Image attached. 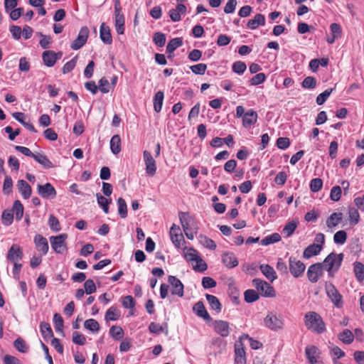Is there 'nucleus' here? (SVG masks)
Returning <instances> with one entry per match:
<instances>
[{
    "label": "nucleus",
    "mask_w": 364,
    "mask_h": 364,
    "mask_svg": "<svg viewBox=\"0 0 364 364\" xmlns=\"http://www.w3.org/2000/svg\"><path fill=\"white\" fill-rule=\"evenodd\" d=\"M118 213L122 218L127 216V205L124 199L119 198L117 200Z\"/></svg>",
    "instance_id": "09e8293b"
},
{
    "label": "nucleus",
    "mask_w": 364,
    "mask_h": 364,
    "mask_svg": "<svg viewBox=\"0 0 364 364\" xmlns=\"http://www.w3.org/2000/svg\"><path fill=\"white\" fill-rule=\"evenodd\" d=\"M199 242L205 247L214 250L216 248V244L210 238L205 235H200L198 237Z\"/></svg>",
    "instance_id": "e433bc0d"
},
{
    "label": "nucleus",
    "mask_w": 364,
    "mask_h": 364,
    "mask_svg": "<svg viewBox=\"0 0 364 364\" xmlns=\"http://www.w3.org/2000/svg\"><path fill=\"white\" fill-rule=\"evenodd\" d=\"M33 158L45 168H51L53 167V163L45 154L37 153L35 154Z\"/></svg>",
    "instance_id": "7c9ffc66"
},
{
    "label": "nucleus",
    "mask_w": 364,
    "mask_h": 364,
    "mask_svg": "<svg viewBox=\"0 0 364 364\" xmlns=\"http://www.w3.org/2000/svg\"><path fill=\"white\" fill-rule=\"evenodd\" d=\"M89 35V29L87 26L80 28L78 36L72 43L70 48L73 50H78L81 48L87 42Z\"/></svg>",
    "instance_id": "9d476101"
},
{
    "label": "nucleus",
    "mask_w": 364,
    "mask_h": 364,
    "mask_svg": "<svg viewBox=\"0 0 364 364\" xmlns=\"http://www.w3.org/2000/svg\"><path fill=\"white\" fill-rule=\"evenodd\" d=\"M222 260L228 268H233L238 265V261L233 252H227L223 254Z\"/></svg>",
    "instance_id": "6ab92c4d"
},
{
    "label": "nucleus",
    "mask_w": 364,
    "mask_h": 364,
    "mask_svg": "<svg viewBox=\"0 0 364 364\" xmlns=\"http://www.w3.org/2000/svg\"><path fill=\"white\" fill-rule=\"evenodd\" d=\"M193 311L198 316L203 318L204 320L210 321L211 319L202 301H198L195 304Z\"/></svg>",
    "instance_id": "b1692460"
},
{
    "label": "nucleus",
    "mask_w": 364,
    "mask_h": 364,
    "mask_svg": "<svg viewBox=\"0 0 364 364\" xmlns=\"http://www.w3.org/2000/svg\"><path fill=\"white\" fill-rule=\"evenodd\" d=\"M86 338L85 336L77 331H74L73 333V342L75 344L83 346L85 343Z\"/></svg>",
    "instance_id": "774afa93"
},
{
    "label": "nucleus",
    "mask_w": 364,
    "mask_h": 364,
    "mask_svg": "<svg viewBox=\"0 0 364 364\" xmlns=\"http://www.w3.org/2000/svg\"><path fill=\"white\" fill-rule=\"evenodd\" d=\"M321 250L322 246L321 245H310L304 250L303 257L304 259H309L313 256L318 255Z\"/></svg>",
    "instance_id": "5701e85b"
},
{
    "label": "nucleus",
    "mask_w": 364,
    "mask_h": 364,
    "mask_svg": "<svg viewBox=\"0 0 364 364\" xmlns=\"http://www.w3.org/2000/svg\"><path fill=\"white\" fill-rule=\"evenodd\" d=\"M48 225L50 228L55 232H58L60 230V222L58 219L53 215H50L49 216Z\"/></svg>",
    "instance_id": "052dcab7"
},
{
    "label": "nucleus",
    "mask_w": 364,
    "mask_h": 364,
    "mask_svg": "<svg viewBox=\"0 0 364 364\" xmlns=\"http://www.w3.org/2000/svg\"><path fill=\"white\" fill-rule=\"evenodd\" d=\"M259 269L262 272V273L266 277L267 279H269L270 282H273L277 279V274L273 269L270 265L269 264H261L259 267Z\"/></svg>",
    "instance_id": "cd10ccee"
},
{
    "label": "nucleus",
    "mask_w": 364,
    "mask_h": 364,
    "mask_svg": "<svg viewBox=\"0 0 364 364\" xmlns=\"http://www.w3.org/2000/svg\"><path fill=\"white\" fill-rule=\"evenodd\" d=\"M96 197L99 205L102 207L105 213L107 214L109 213V204L111 203V199H107L100 193H97Z\"/></svg>",
    "instance_id": "37998d69"
},
{
    "label": "nucleus",
    "mask_w": 364,
    "mask_h": 364,
    "mask_svg": "<svg viewBox=\"0 0 364 364\" xmlns=\"http://www.w3.org/2000/svg\"><path fill=\"white\" fill-rule=\"evenodd\" d=\"M304 324L307 329L317 334L326 331V324L322 317L315 311H309L304 316Z\"/></svg>",
    "instance_id": "f257e3e1"
},
{
    "label": "nucleus",
    "mask_w": 364,
    "mask_h": 364,
    "mask_svg": "<svg viewBox=\"0 0 364 364\" xmlns=\"http://www.w3.org/2000/svg\"><path fill=\"white\" fill-rule=\"evenodd\" d=\"M119 312L117 310V309L114 306H112L107 311L105 318L107 321H116L119 318Z\"/></svg>",
    "instance_id": "603ef678"
},
{
    "label": "nucleus",
    "mask_w": 364,
    "mask_h": 364,
    "mask_svg": "<svg viewBox=\"0 0 364 364\" xmlns=\"http://www.w3.org/2000/svg\"><path fill=\"white\" fill-rule=\"evenodd\" d=\"M170 237L172 242L177 248H179L181 245L185 242L180 227L175 224H173L170 229Z\"/></svg>",
    "instance_id": "9b49d317"
},
{
    "label": "nucleus",
    "mask_w": 364,
    "mask_h": 364,
    "mask_svg": "<svg viewBox=\"0 0 364 364\" xmlns=\"http://www.w3.org/2000/svg\"><path fill=\"white\" fill-rule=\"evenodd\" d=\"M235 361L237 364H245V352L243 348H235Z\"/></svg>",
    "instance_id": "13d9d810"
},
{
    "label": "nucleus",
    "mask_w": 364,
    "mask_h": 364,
    "mask_svg": "<svg viewBox=\"0 0 364 364\" xmlns=\"http://www.w3.org/2000/svg\"><path fill=\"white\" fill-rule=\"evenodd\" d=\"M194 262H196V264L193 265V268L195 271L203 272L207 269V264L200 256Z\"/></svg>",
    "instance_id": "4d7b16f0"
},
{
    "label": "nucleus",
    "mask_w": 364,
    "mask_h": 364,
    "mask_svg": "<svg viewBox=\"0 0 364 364\" xmlns=\"http://www.w3.org/2000/svg\"><path fill=\"white\" fill-rule=\"evenodd\" d=\"M343 259V254L330 253L323 262V267L328 274L330 277H333L335 273L339 269Z\"/></svg>",
    "instance_id": "f03ea898"
},
{
    "label": "nucleus",
    "mask_w": 364,
    "mask_h": 364,
    "mask_svg": "<svg viewBox=\"0 0 364 364\" xmlns=\"http://www.w3.org/2000/svg\"><path fill=\"white\" fill-rule=\"evenodd\" d=\"M67 238V234H60L50 237L51 247L56 253L63 254L67 250V245L65 242Z\"/></svg>",
    "instance_id": "423d86ee"
},
{
    "label": "nucleus",
    "mask_w": 364,
    "mask_h": 364,
    "mask_svg": "<svg viewBox=\"0 0 364 364\" xmlns=\"http://www.w3.org/2000/svg\"><path fill=\"white\" fill-rule=\"evenodd\" d=\"M183 44V41L181 38H175L171 39L166 46V52L168 53H173L177 48Z\"/></svg>",
    "instance_id": "79ce46f5"
},
{
    "label": "nucleus",
    "mask_w": 364,
    "mask_h": 364,
    "mask_svg": "<svg viewBox=\"0 0 364 364\" xmlns=\"http://www.w3.org/2000/svg\"><path fill=\"white\" fill-rule=\"evenodd\" d=\"M348 215L350 225H355L358 223L360 220V214L358 209L355 208H349Z\"/></svg>",
    "instance_id": "8fccbe9b"
},
{
    "label": "nucleus",
    "mask_w": 364,
    "mask_h": 364,
    "mask_svg": "<svg viewBox=\"0 0 364 364\" xmlns=\"http://www.w3.org/2000/svg\"><path fill=\"white\" fill-rule=\"evenodd\" d=\"M245 301L247 303H252L259 299V294L254 289H247L244 293Z\"/></svg>",
    "instance_id": "a18cd8bd"
},
{
    "label": "nucleus",
    "mask_w": 364,
    "mask_h": 364,
    "mask_svg": "<svg viewBox=\"0 0 364 364\" xmlns=\"http://www.w3.org/2000/svg\"><path fill=\"white\" fill-rule=\"evenodd\" d=\"M168 282L172 287V289H171L172 294L177 295L180 297L183 296L184 287L180 279H178L175 276H169L168 278Z\"/></svg>",
    "instance_id": "4468645a"
},
{
    "label": "nucleus",
    "mask_w": 364,
    "mask_h": 364,
    "mask_svg": "<svg viewBox=\"0 0 364 364\" xmlns=\"http://www.w3.org/2000/svg\"><path fill=\"white\" fill-rule=\"evenodd\" d=\"M338 339L345 344H350L354 339V334L349 329H344L338 335Z\"/></svg>",
    "instance_id": "473e14b6"
},
{
    "label": "nucleus",
    "mask_w": 364,
    "mask_h": 364,
    "mask_svg": "<svg viewBox=\"0 0 364 364\" xmlns=\"http://www.w3.org/2000/svg\"><path fill=\"white\" fill-rule=\"evenodd\" d=\"M100 37L101 41L107 45H109L112 42L111 31L108 26L102 23L100 28Z\"/></svg>",
    "instance_id": "aec40b11"
},
{
    "label": "nucleus",
    "mask_w": 364,
    "mask_h": 364,
    "mask_svg": "<svg viewBox=\"0 0 364 364\" xmlns=\"http://www.w3.org/2000/svg\"><path fill=\"white\" fill-rule=\"evenodd\" d=\"M184 257L188 262H194L198 257V252L192 247L185 248Z\"/></svg>",
    "instance_id": "864d4df0"
},
{
    "label": "nucleus",
    "mask_w": 364,
    "mask_h": 364,
    "mask_svg": "<svg viewBox=\"0 0 364 364\" xmlns=\"http://www.w3.org/2000/svg\"><path fill=\"white\" fill-rule=\"evenodd\" d=\"M14 348L21 353H25L28 351L29 346L21 337L16 338L14 342Z\"/></svg>",
    "instance_id": "c9c22d12"
},
{
    "label": "nucleus",
    "mask_w": 364,
    "mask_h": 364,
    "mask_svg": "<svg viewBox=\"0 0 364 364\" xmlns=\"http://www.w3.org/2000/svg\"><path fill=\"white\" fill-rule=\"evenodd\" d=\"M110 149L114 154H117L121 151V139L118 134L114 135L110 140Z\"/></svg>",
    "instance_id": "f704fd0d"
},
{
    "label": "nucleus",
    "mask_w": 364,
    "mask_h": 364,
    "mask_svg": "<svg viewBox=\"0 0 364 364\" xmlns=\"http://www.w3.org/2000/svg\"><path fill=\"white\" fill-rule=\"evenodd\" d=\"M306 355L311 364H318L317 358L319 356V349L315 346H307L305 350Z\"/></svg>",
    "instance_id": "a211bd4d"
},
{
    "label": "nucleus",
    "mask_w": 364,
    "mask_h": 364,
    "mask_svg": "<svg viewBox=\"0 0 364 364\" xmlns=\"http://www.w3.org/2000/svg\"><path fill=\"white\" fill-rule=\"evenodd\" d=\"M122 7L119 0L114 1V26L118 34L124 33V16L121 12Z\"/></svg>",
    "instance_id": "39448f33"
},
{
    "label": "nucleus",
    "mask_w": 364,
    "mask_h": 364,
    "mask_svg": "<svg viewBox=\"0 0 364 364\" xmlns=\"http://www.w3.org/2000/svg\"><path fill=\"white\" fill-rule=\"evenodd\" d=\"M16 186L23 198L28 199L30 198L32 189L26 181L23 179L18 181Z\"/></svg>",
    "instance_id": "4be33fe9"
},
{
    "label": "nucleus",
    "mask_w": 364,
    "mask_h": 364,
    "mask_svg": "<svg viewBox=\"0 0 364 364\" xmlns=\"http://www.w3.org/2000/svg\"><path fill=\"white\" fill-rule=\"evenodd\" d=\"M11 212L14 213V215H15L17 220H20L22 218L23 215V206L19 200L14 202Z\"/></svg>",
    "instance_id": "4c0bfd02"
},
{
    "label": "nucleus",
    "mask_w": 364,
    "mask_h": 364,
    "mask_svg": "<svg viewBox=\"0 0 364 364\" xmlns=\"http://www.w3.org/2000/svg\"><path fill=\"white\" fill-rule=\"evenodd\" d=\"M343 220V213H333L326 220V225L329 229L336 227Z\"/></svg>",
    "instance_id": "bb28decb"
},
{
    "label": "nucleus",
    "mask_w": 364,
    "mask_h": 364,
    "mask_svg": "<svg viewBox=\"0 0 364 364\" xmlns=\"http://www.w3.org/2000/svg\"><path fill=\"white\" fill-rule=\"evenodd\" d=\"M298 223L295 220H291L287 223L282 230V233L285 235V237H290L296 228H297Z\"/></svg>",
    "instance_id": "58836bf2"
},
{
    "label": "nucleus",
    "mask_w": 364,
    "mask_h": 364,
    "mask_svg": "<svg viewBox=\"0 0 364 364\" xmlns=\"http://www.w3.org/2000/svg\"><path fill=\"white\" fill-rule=\"evenodd\" d=\"M213 328L216 333L222 337H228L230 333L229 323L223 320H215L213 322Z\"/></svg>",
    "instance_id": "ddd939ff"
},
{
    "label": "nucleus",
    "mask_w": 364,
    "mask_h": 364,
    "mask_svg": "<svg viewBox=\"0 0 364 364\" xmlns=\"http://www.w3.org/2000/svg\"><path fill=\"white\" fill-rule=\"evenodd\" d=\"M257 119V114L252 109H250L245 112L242 117V124L245 127H250Z\"/></svg>",
    "instance_id": "412c9836"
},
{
    "label": "nucleus",
    "mask_w": 364,
    "mask_h": 364,
    "mask_svg": "<svg viewBox=\"0 0 364 364\" xmlns=\"http://www.w3.org/2000/svg\"><path fill=\"white\" fill-rule=\"evenodd\" d=\"M143 156L146 165V173L150 176H154L156 171V165L154 159L148 151H144Z\"/></svg>",
    "instance_id": "2eb2a0df"
},
{
    "label": "nucleus",
    "mask_w": 364,
    "mask_h": 364,
    "mask_svg": "<svg viewBox=\"0 0 364 364\" xmlns=\"http://www.w3.org/2000/svg\"><path fill=\"white\" fill-rule=\"evenodd\" d=\"M301 86L306 89H314L316 86V80L314 77L308 76L302 81Z\"/></svg>",
    "instance_id": "6e6d98bb"
},
{
    "label": "nucleus",
    "mask_w": 364,
    "mask_h": 364,
    "mask_svg": "<svg viewBox=\"0 0 364 364\" xmlns=\"http://www.w3.org/2000/svg\"><path fill=\"white\" fill-rule=\"evenodd\" d=\"M149 330L151 333L156 334H159L161 332H164L166 335L168 333V324L166 323L160 325L159 323L151 322L149 326Z\"/></svg>",
    "instance_id": "c756f323"
},
{
    "label": "nucleus",
    "mask_w": 364,
    "mask_h": 364,
    "mask_svg": "<svg viewBox=\"0 0 364 364\" xmlns=\"http://www.w3.org/2000/svg\"><path fill=\"white\" fill-rule=\"evenodd\" d=\"M342 191L340 186H333L330 193V198L333 201H338L341 199Z\"/></svg>",
    "instance_id": "e2e57ef3"
},
{
    "label": "nucleus",
    "mask_w": 364,
    "mask_h": 364,
    "mask_svg": "<svg viewBox=\"0 0 364 364\" xmlns=\"http://www.w3.org/2000/svg\"><path fill=\"white\" fill-rule=\"evenodd\" d=\"M265 23V17L263 14H257L254 18L248 21L247 26L252 29H256L259 26H264Z\"/></svg>",
    "instance_id": "a878e982"
},
{
    "label": "nucleus",
    "mask_w": 364,
    "mask_h": 364,
    "mask_svg": "<svg viewBox=\"0 0 364 364\" xmlns=\"http://www.w3.org/2000/svg\"><path fill=\"white\" fill-rule=\"evenodd\" d=\"M179 220L184 232H187V230H191V218L188 213L180 212Z\"/></svg>",
    "instance_id": "c85d7f7f"
},
{
    "label": "nucleus",
    "mask_w": 364,
    "mask_h": 364,
    "mask_svg": "<svg viewBox=\"0 0 364 364\" xmlns=\"http://www.w3.org/2000/svg\"><path fill=\"white\" fill-rule=\"evenodd\" d=\"M252 284L262 296L265 297H274L275 296V291L273 287L267 282L260 279H254Z\"/></svg>",
    "instance_id": "20e7f679"
},
{
    "label": "nucleus",
    "mask_w": 364,
    "mask_h": 364,
    "mask_svg": "<svg viewBox=\"0 0 364 364\" xmlns=\"http://www.w3.org/2000/svg\"><path fill=\"white\" fill-rule=\"evenodd\" d=\"M353 265L355 277L359 282H362L364 279V264L360 262H355Z\"/></svg>",
    "instance_id": "ea45409f"
},
{
    "label": "nucleus",
    "mask_w": 364,
    "mask_h": 364,
    "mask_svg": "<svg viewBox=\"0 0 364 364\" xmlns=\"http://www.w3.org/2000/svg\"><path fill=\"white\" fill-rule=\"evenodd\" d=\"M77 56H75L71 60L67 62L62 68V72L63 74H66L72 71L77 63Z\"/></svg>",
    "instance_id": "0e129e2a"
},
{
    "label": "nucleus",
    "mask_w": 364,
    "mask_h": 364,
    "mask_svg": "<svg viewBox=\"0 0 364 364\" xmlns=\"http://www.w3.org/2000/svg\"><path fill=\"white\" fill-rule=\"evenodd\" d=\"M347 240V233L344 230L336 232L333 236V241L336 244L343 245Z\"/></svg>",
    "instance_id": "bf43d9fd"
},
{
    "label": "nucleus",
    "mask_w": 364,
    "mask_h": 364,
    "mask_svg": "<svg viewBox=\"0 0 364 364\" xmlns=\"http://www.w3.org/2000/svg\"><path fill=\"white\" fill-rule=\"evenodd\" d=\"M333 90V88L327 89L322 93L319 94L316 97V102L317 105H323L327 100L328 97L331 95Z\"/></svg>",
    "instance_id": "5fc2aeb1"
},
{
    "label": "nucleus",
    "mask_w": 364,
    "mask_h": 364,
    "mask_svg": "<svg viewBox=\"0 0 364 364\" xmlns=\"http://www.w3.org/2000/svg\"><path fill=\"white\" fill-rule=\"evenodd\" d=\"M110 336L115 340L119 341L124 336L123 329L118 326H112L109 329Z\"/></svg>",
    "instance_id": "49530a36"
},
{
    "label": "nucleus",
    "mask_w": 364,
    "mask_h": 364,
    "mask_svg": "<svg viewBox=\"0 0 364 364\" xmlns=\"http://www.w3.org/2000/svg\"><path fill=\"white\" fill-rule=\"evenodd\" d=\"M164 94L162 91H158L154 97V108L155 112H160L162 109Z\"/></svg>",
    "instance_id": "72a5a7b5"
},
{
    "label": "nucleus",
    "mask_w": 364,
    "mask_h": 364,
    "mask_svg": "<svg viewBox=\"0 0 364 364\" xmlns=\"http://www.w3.org/2000/svg\"><path fill=\"white\" fill-rule=\"evenodd\" d=\"M2 223L5 225H9L14 220V213L11 210H4L1 215Z\"/></svg>",
    "instance_id": "338daca9"
},
{
    "label": "nucleus",
    "mask_w": 364,
    "mask_h": 364,
    "mask_svg": "<svg viewBox=\"0 0 364 364\" xmlns=\"http://www.w3.org/2000/svg\"><path fill=\"white\" fill-rule=\"evenodd\" d=\"M282 237L279 233H273L270 235H267L264 239L261 240V244L264 246L269 245L270 244H273L281 240Z\"/></svg>",
    "instance_id": "a19ab883"
},
{
    "label": "nucleus",
    "mask_w": 364,
    "mask_h": 364,
    "mask_svg": "<svg viewBox=\"0 0 364 364\" xmlns=\"http://www.w3.org/2000/svg\"><path fill=\"white\" fill-rule=\"evenodd\" d=\"M310 189L312 192L316 193L319 191L323 186V181L319 178H316L310 181Z\"/></svg>",
    "instance_id": "680f3d73"
},
{
    "label": "nucleus",
    "mask_w": 364,
    "mask_h": 364,
    "mask_svg": "<svg viewBox=\"0 0 364 364\" xmlns=\"http://www.w3.org/2000/svg\"><path fill=\"white\" fill-rule=\"evenodd\" d=\"M53 323L55 329L57 332H60L63 335V319L60 314L55 313L53 316Z\"/></svg>",
    "instance_id": "de8ad7c7"
},
{
    "label": "nucleus",
    "mask_w": 364,
    "mask_h": 364,
    "mask_svg": "<svg viewBox=\"0 0 364 364\" xmlns=\"http://www.w3.org/2000/svg\"><path fill=\"white\" fill-rule=\"evenodd\" d=\"M37 188L38 195L43 198H54L56 196V191L50 183L44 185L38 184Z\"/></svg>",
    "instance_id": "f8f14e48"
},
{
    "label": "nucleus",
    "mask_w": 364,
    "mask_h": 364,
    "mask_svg": "<svg viewBox=\"0 0 364 364\" xmlns=\"http://www.w3.org/2000/svg\"><path fill=\"white\" fill-rule=\"evenodd\" d=\"M23 257L22 249L18 245H13L8 251L7 259L11 262L20 261Z\"/></svg>",
    "instance_id": "dca6fc26"
},
{
    "label": "nucleus",
    "mask_w": 364,
    "mask_h": 364,
    "mask_svg": "<svg viewBox=\"0 0 364 364\" xmlns=\"http://www.w3.org/2000/svg\"><path fill=\"white\" fill-rule=\"evenodd\" d=\"M42 58L44 64L48 67H52L55 65L58 57L56 53L53 50H46L42 54Z\"/></svg>",
    "instance_id": "393cba45"
},
{
    "label": "nucleus",
    "mask_w": 364,
    "mask_h": 364,
    "mask_svg": "<svg viewBox=\"0 0 364 364\" xmlns=\"http://www.w3.org/2000/svg\"><path fill=\"white\" fill-rule=\"evenodd\" d=\"M289 271L292 276L297 278L301 277L305 270L306 266L300 260H297L295 257H290L289 259Z\"/></svg>",
    "instance_id": "6e6552de"
},
{
    "label": "nucleus",
    "mask_w": 364,
    "mask_h": 364,
    "mask_svg": "<svg viewBox=\"0 0 364 364\" xmlns=\"http://www.w3.org/2000/svg\"><path fill=\"white\" fill-rule=\"evenodd\" d=\"M205 297L212 309L215 310L217 313L221 311V304L215 296L206 294Z\"/></svg>",
    "instance_id": "2f4dec72"
},
{
    "label": "nucleus",
    "mask_w": 364,
    "mask_h": 364,
    "mask_svg": "<svg viewBox=\"0 0 364 364\" xmlns=\"http://www.w3.org/2000/svg\"><path fill=\"white\" fill-rule=\"evenodd\" d=\"M264 326L272 331H279L283 328L284 319L281 314L271 311L264 318Z\"/></svg>",
    "instance_id": "7ed1b4c3"
},
{
    "label": "nucleus",
    "mask_w": 364,
    "mask_h": 364,
    "mask_svg": "<svg viewBox=\"0 0 364 364\" xmlns=\"http://www.w3.org/2000/svg\"><path fill=\"white\" fill-rule=\"evenodd\" d=\"M40 328L44 338H49L53 336L52 328L48 323L41 322L40 324Z\"/></svg>",
    "instance_id": "c03bdc74"
},
{
    "label": "nucleus",
    "mask_w": 364,
    "mask_h": 364,
    "mask_svg": "<svg viewBox=\"0 0 364 364\" xmlns=\"http://www.w3.org/2000/svg\"><path fill=\"white\" fill-rule=\"evenodd\" d=\"M232 70L239 75L242 74L247 69V65L242 61H236L232 65Z\"/></svg>",
    "instance_id": "69168bd1"
},
{
    "label": "nucleus",
    "mask_w": 364,
    "mask_h": 364,
    "mask_svg": "<svg viewBox=\"0 0 364 364\" xmlns=\"http://www.w3.org/2000/svg\"><path fill=\"white\" fill-rule=\"evenodd\" d=\"M323 267L321 262L315 263L309 266L307 270V277L309 280L312 282H316L319 277L323 274Z\"/></svg>",
    "instance_id": "1a4fd4ad"
},
{
    "label": "nucleus",
    "mask_w": 364,
    "mask_h": 364,
    "mask_svg": "<svg viewBox=\"0 0 364 364\" xmlns=\"http://www.w3.org/2000/svg\"><path fill=\"white\" fill-rule=\"evenodd\" d=\"M325 289L328 298L337 308L343 306L342 296L336 289L335 286L331 282H326Z\"/></svg>",
    "instance_id": "0eeeda50"
},
{
    "label": "nucleus",
    "mask_w": 364,
    "mask_h": 364,
    "mask_svg": "<svg viewBox=\"0 0 364 364\" xmlns=\"http://www.w3.org/2000/svg\"><path fill=\"white\" fill-rule=\"evenodd\" d=\"M84 326L92 332H97L100 330L99 323L93 318L87 319L84 323Z\"/></svg>",
    "instance_id": "3c124183"
},
{
    "label": "nucleus",
    "mask_w": 364,
    "mask_h": 364,
    "mask_svg": "<svg viewBox=\"0 0 364 364\" xmlns=\"http://www.w3.org/2000/svg\"><path fill=\"white\" fill-rule=\"evenodd\" d=\"M34 243L37 250L40 252L41 255H44L47 254L49 247L46 237H43L41 235H36L34 237Z\"/></svg>",
    "instance_id": "f3484780"
}]
</instances>
